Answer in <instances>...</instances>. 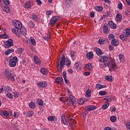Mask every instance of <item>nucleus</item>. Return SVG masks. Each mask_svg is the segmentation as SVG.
Wrapping results in <instances>:
<instances>
[{"label":"nucleus","instance_id":"30","mask_svg":"<svg viewBox=\"0 0 130 130\" xmlns=\"http://www.w3.org/2000/svg\"><path fill=\"white\" fill-rule=\"evenodd\" d=\"M30 43L31 45H33L34 46H35V45H36V42H35V39H34V38H30Z\"/></svg>","mask_w":130,"mask_h":130},{"label":"nucleus","instance_id":"6","mask_svg":"<svg viewBox=\"0 0 130 130\" xmlns=\"http://www.w3.org/2000/svg\"><path fill=\"white\" fill-rule=\"evenodd\" d=\"M17 61H18V57H17V56L13 57L9 62L10 67L11 68H15L16 64H17Z\"/></svg>","mask_w":130,"mask_h":130},{"label":"nucleus","instance_id":"27","mask_svg":"<svg viewBox=\"0 0 130 130\" xmlns=\"http://www.w3.org/2000/svg\"><path fill=\"white\" fill-rule=\"evenodd\" d=\"M11 52H14V49H9L7 51H5V54L6 55H9L10 53H11Z\"/></svg>","mask_w":130,"mask_h":130},{"label":"nucleus","instance_id":"31","mask_svg":"<svg viewBox=\"0 0 130 130\" xmlns=\"http://www.w3.org/2000/svg\"><path fill=\"white\" fill-rule=\"evenodd\" d=\"M109 107V103L107 102L105 103V104L103 106V109H107Z\"/></svg>","mask_w":130,"mask_h":130},{"label":"nucleus","instance_id":"20","mask_svg":"<svg viewBox=\"0 0 130 130\" xmlns=\"http://www.w3.org/2000/svg\"><path fill=\"white\" fill-rule=\"evenodd\" d=\"M48 120L50 121H56L57 118L55 116H50L48 117Z\"/></svg>","mask_w":130,"mask_h":130},{"label":"nucleus","instance_id":"35","mask_svg":"<svg viewBox=\"0 0 130 130\" xmlns=\"http://www.w3.org/2000/svg\"><path fill=\"white\" fill-rule=\"evenodd\" d=\"M105 79L107 81H109V82H112V76H106Z\"/></svg>","mask_w":130,"mask_h":130},{"label":"nucleus","instance_id":"10","mask_svg":"<svg viewBox=\"0 0 130 130\" xmlns=\"http://www.w3.org/2000/svg\"><path fill=\"white\" fill-rule=\"evenodd\" d=\"M103 29L104 33H105V34H108L109 32V31H110V29H109V27H108V24H107V23L104 24L103 26Z\"/></svg>","mask_w":130,"mask_h":130},{"label":"nucleus","instance_id":"60","mask_svg":"<svg viewBox=\"0 0 130 130\" xmlns=\"http://www.w3.org/2000/svg\"><path fill=\"white\" fill-rule=\"evenodd\" d=\"M118 8L119 9V10H122V4L120 3L118 4Z\"/></svg>","mask_w":130,"mask_h":130},{"label":"nucleus","instance_id":"13","mask_svg":"<svg viewBox=\"0 0 130 130\" xmlns=\"http://www.w3.org/2000/svg\"><path fill=\"white\" fill-rule=\"evenodd\" d=\"M61 121L62 123L64 124V125H68L69 124V122L67 120V119H66V117L64 116H61Z\"/></svg>","mask_w":130,"mask_h":130},{"label":"nucleus","instance_id":"52","mask_svg":"<svg viewBox=\"0 0 130 130\" xmlns=\"http://www.w3.org/2000/svg\"><path fill=\"white\" fill-rule=\"evenodd\" d=\"M17 51H18L19 53H23L24 52V50L22 48H18L17 49Z\"/></svg>","mask_w":130,"mask_h":130},{"label":"nucleus","instance_id":"55","mask_svg":"<svg viewBox=\"0 0 130 130\" xmlns=\"http://www.w3.org/2000/svg\"><path fill=\"white\" fill-rule=\"evenodd\" d=\"M3 1L6 6L10 5V1L9 0H3Z\"/></svg>","mask_w":130,"mask_h":130},{"label":"nucleus","instance_id":"39","mask_svg":"<svg viewBox=\"0 0 130 130\" xmlns=\"http://www.w3.org/2000/svg\"><path fill=\"white\" fill-rule=\"evenodd\" d=\"M31 7V3L30 2H28L25 5V8L26 9H29Z\"/></svg>","mask_w":130,"mask_h":130},{"label":"nucleus","instance_id":"5","mask_svg":"<svg viewBox=\"0 0 130 130\" xmlns=\"http://www.w3.org/2000/svg\"><path fill=\"white\" fill-rule=\"evenodd\" d=\"M66 102H67L68 105L69 106H72L74 103H76V100L73 96L72 95H70L69 98H67V99H66Z\"/></svg>","mask_w":130,"mask_h":130},{"label":"nucleus","instance_id":"23","mask_svg":"<svg viewBox=\"0 0 130 130\" xmlns=\"http://www.w3.org/2000/svg\"><path fill=\"white\" fill-rule=\"evenodd\" d=\"M91 89H88L85 94L86 97H87V98H90V97H91Z\"/></svg>","mask_w":130,"mask_h":130},{"label":"nucleus","instance_id":"14","mask_svg":"<svg viewBox=\"0 0 130 130\" xmlns=\"http://www.w3.org/2000/svg\"><path fill=\"white\" fill-rule=\"evenodd\" d=\"M1 115H4V116H6V117H9L10 116V112L7 111H1L0 112Z\"/></svg>","mask_w":130,"mask_h":130},{"label":"nucleus","instance_id":"42","mask_svg":"<svg viewBox=\"0 0 130 130\" xmlns=\"http://www.w3.org/2000/svg\"><path fill=\"white\" fill-rule=\"evenodd\" d=\"M110 120L112 122H115L116 121V117L114 116H112L110 118Z\"/></svg>","mask_w":130,"mask_h":130},{"label":"nucleus","instance_id":"21","mask_svg":"<svg viewBox=\"0 0 130 130\" xmlns=\"http://www.w3.org/2000/svg\"><path fill=\"white\" fill-rule=\"evenodd\" d=\"M85 68L87 69L89 71H92L93 70V67H92V64L89 63L85 64Z\"/></svg>","mask_w":130,"mask_h":130},{"label":"nucleus","instance_id":"44","mask_svg":"<svg viewBox=\"0 0 130 130\" xmlns=\"http://www.w3.org/2000/svg\"><path fill=\"white\" fill-rule=\"evenodd\" d=\"M95 10L97 11V12H102V11L103 10V7L99 6L95 8Z\"/></svg>","mask_w":130,"mask_h":130},{"label":"nucleus","instance_id":"45","mask_svg":"<svg viewBox=\"0 0 130 130\" xmlns=\"http://www.w3.org/2000/svg\"><path fill=\"white\" fill-rule=\"evenodd\" d=\"M28 25L30 27V28H32V29L33 28H34V27H35V24H34V23H33V21H32L29 22Z\"/></svg>","mask_w":130,"mask_h":130},{"label":"nucleus","instance_id":"17","mask_svg":"<svg viewBox=\"0 0 130 130\" xmlns=\"http://www.w3.org/2000/svg\"><path fill=\"white\" fill-rule=\"evenodd\" d=\"M13 33L15 34V35L18 37L23 36V34L21 32V30H19L18 29H17L16 31H13Z\"/></svg>","mask_w":130,"mask_h":130},{"label":"nucleus","instance_id":"29","mask_svg":"<svg viewBox=\"0 0 130 130\" xmlns=\"http://www.w3.org/2000/svg\"><path fill=\"white\" fill-rule=\"evenodd\" d=\"M96 53L99 55V56H101L102 55V51L99 48H97L96 50Z\"/></svg>","mask_w":130,"mask_h":130},{"label":"nucleus","instance_id":"36","mask_svg":"<svg viewBox=\"0 0 130 130\" xmlns=\"http://www.w3.org/2000/svg\"><path fill=\"white\" fill-rule=\"evenodd\" d=\"M119 57L120 61H121V62H123V60H124V56H123V54H120L119 55Z\"/></svg>","mask_w":130,"mask_h":130},{"label":"nucleus","instance_id":"12","mask_svg":"<svg viewBox=\"0 0 130 130\" xmlns=\"http://www.w3.org/2000/svg\"><path fill=\"white\" fill-rule=\"evenodd\" d=\"M55 82L57 84H59V85L62 84L63 83V79L61 77H58L55 79Z\"/></svg>","mask_w":130,"mask_h":130},{"label":"nucleus","instance_id":"8","mask_svg":"<svg viewBox=\"0 0 130 130\" xmlns=\"http://www.w3.org/2000/svg\"><path fill=\"white\" fill-rule=\"evenodd\" d=\"M14 45V43H13V40L9 39L5 43L4 46L5 48H10L11 46H13Z\"/></svg>","mask_w":130,"mask_h":130},{"label":"nucleus","instance_id":"16","mask_svg":"<svg viewBox=\"0 0 130 130\" xmlns=\"http://www.w3.org/2000/svg\"><path fill=\"white\" fill-rule=\"evenodd\" d=\"M111 43V45H112V46H117V45H118V44H119L118 41H117L115 39L112 40Z\"/></svg>","mask_w":130,"mask_h":130},{"label":"nucleus","instance_id":"48","mask_svg":"<svg viewBox=\"0 0 130 130\" xmlns=\"http://www.w3.org/2000/svg\"><path fill=\"white\" fill-rule=\"evenodd\" d=\"M7 96L8 98H9V99H13V94H12V93L8 92L7 94Z\"/></svg>","mask_w":130,"mask_h":130},{"label":"nucleus","instance_id":"56","mask_svg":"<svg viewBox=\"0 0 130 130\" xmlns=\"http://www.w3.org/2000/svg\"><path fill=\"white\" fill-rule=\"evenodd\" d=\"M126 127L127 128V129H128V130H130V122H127L126 123Z\"/></svg>","mask_w":130,"mask_h":130},{"label":"nucleus","instance_id":"59","mask_svg":"<svg viewBox=\"0 0 130 130\" xmlns=\"http://www.w3.org/2000/svg\"><path fill=\"white\" fill-rule=\"evenodd\" d=\"M87 114H88V111L85 110V111L82 113V116H86Z\"/></svg>","mask_w":130,"mask_h":130},{"label":"nucleus","instance_id":"54","mask_svg":"<svg viewBox=\"0 0 130 130\" xmlns=\"http://www.w3.org/2000/svg\"><path fill=\"white\" fill-rule=\"evenodd\" d=\"M80 64H79V62H76L75 64H74V68L78 70L79 69Z\"/></svg>","mask_w":130,"mask_h":130},{"label":"nucleus","instance_id":"61","mask_svg":"<svg viewBox=\"0 0 130 130\" xmlns=\"http://www.w3.org/2000/svg\"><path fill=\"white\" fill-rule=\"evenodd\" d=\"M90 17L91 18H94L95 17V13H94L93 12H91L90 14Z\"/></svg>","mask_w":130,"mask_h":130},{"label":"nucleus","instance_id":"32","mask_svg":"<svg viewBox=\"0 0 130 130\" xmlns=\"http://www.w3.org/2000/svg\"><path fill=\"white\" fill-rule=\"evenodd\" d=\"M116 17L117 20V21H118V22H120V21H121V20H122V16H121V15H120V14H117Z\"/></svg>","mask_w":130,"mask_h":130},{"label":"nucleus","instance_id":"18","mask_svg":"<svg viewBox=\"0 0 130 130\" xmlns=\"http://www.w3.org/2000/svg\"><path fill=\"white\" fill-rule=\"evenodd\" d=\"M34 61L36 64H41V61H40V59L38 58L37 56H35L34 57Z\"/></svg>","mask_w":130,"mask_h":130},{"label":"nucleus","instance_id":"38","mask_svg":"<svg viewBox=\"0 0 130 130\" xmlns=\"http://www.w3.org/2000/svg\"><path fill=\"white\" fill-rule=\"evenodd\" d=\"M125 36H126V37H130V29L129 28H126Z\"/></svg>","mask_w":130,"mask_h":130},{"label":"nucleus","instance_id":"15","mask_svg":"<svg viewBox=\"0 0 130 130\" xmlns=\"http://www.w3.org/2000/svg\"><path fill=\"white\" fill-rule=\"evenodd\" d=\"M38 87L40 88L41 89H42V88H45L47 86V83L45 82H40L38 84Z\"/></svg>","mask_w":130,"mask_h":130},{"label":"nucleus","instance_id":"25","mask_svg":"<svg viewBox=\"0 0 130 130\" xmlns=\"http://www.w3.org/2000/svg\"><path fill=\"white\" fill-rule=\"evenodd\" d=\"M3 11L4 12H6V13H7L8 14H10V13H11V11H10V8L8 7L7 5L6 6H5L3 9Z\"/></svg>","mask_w":130,"mask_h":130},{"label":"nucleus","instance_id":"33","mask_svg":"<svg viewBox=\"0 0 130 130\" xmlns=\"http://www.w3.org/2000/svg\"><path fill=\"white\" fill-rule=\"evenodd\" d=\"M41 73H42L43 75H47V70H46L45 68H42L41 69Z\"/></svg>","mask_w":130,"mask_h":130},{"label":"nucleus","instance_id":"43","mask_svg":"<svg viewBox=\"0 0 130 130\" xmlns=\"http://www.w3.org/2000/svg\"><path fill=\"white\" fill-rule=\"evenodd\" d=\"M63 3H64L65 5H70V4L72 3V0H63Z\"/></svg>","mask_w":130,"mask_h":130},{"label":"nucleus","instance_id":"9","mask_svg":"<svg viewBox=\"0 0 130 130\" xmlns=\"http://www.w3.org/2000/svg\"><path fill=\"white\" fill-rule=\"evenodd\" d=\"M68 123L72 129H74V126H75V124L77 123V122L74 119L71 118L68 119Z\"/></svg>","mask_w":130,"mask_h":130},{"label":"nucleus","instance_id":"22","mask_svg":"<svg viewBox=\"0 0 130 130\" xmlns=\"http://www.w3.org/2000/svg\"><path fill=\"white\" fill-rule=\"evenodd\" d=\"M120 39H121V40H122L123 41H127V37H126L125 35H121L119 36Z\"/></svg>","mask_w":130,"mask_h":130},{"label":"nucleus","instance_id":"37","mask_svg":"<svg viewBox=\"0 0 130 130\" xmlns=\"http://www.w3.org/2000/svg\"><path fill=\"white\" fill-rule=\"evenodd\" d=\"M32 19L33 21H35L36 22H37V21H38V18L37 17V15L35 14L32 15Z\"/></svg>","mask_w":130,"mask_h":130},{"label":"nucleus","instance_id":"47","mask_svg":"<svg viewBox=\"0 0 130 130\" xmlns=\"http://www.w3.org/2000/svg\"><path fill=\"white\" fill-rule=\"evenodd\" d=\"M30 108H32L34 109L35 108V104L34 103H30L29 105Z\"/></svg>","mask_w":130,"mask_h":130},{"label":"nucleus","instance_id":"50","mask_svg":"<svg viewBox=\"0 0 130 130\" xmlns=\"http://www.w3.org/2000/svg\"><path fill=\"white\" fill-rule=\"evenodd\" d=\"M99 43L100 44H104V43H105V40H104V39H100L99 40Z\"/></svg>","mask_w":130,"mask_h":130},{"label":"nucleus","instance_id":"51","mask_svg":"<svg viewBox=\"0 0 130 130\" xmlns=\"http://www.w3.org/2000/svg\"><path fill=\"white\" fill-rule=\"evenodd\" d=\"M109 39H110V40H113V39H114V35L113 34H110L109 36Z\"/></svg>","mask_w":130,"mask_h":130},{"label":"nucleus","instance_id":"62","mask_svg":"<svg viewBox=\"0 0 130 130\" xmlns=\"http://www.w3.org/2000/svg\"><path fill=\"white\" fill-rule=\"evenodd\" d=\"M66 99H68V98H65L63 97H60L59 98V100H60V101H67Z\"/></svg>","mask_w":130,"mask_h":130},{"label":"nucleus","instance_id":"26","mask_svg":"<svg viewBox=\"0 0 130 130\" xmlns=\"http://www.w3.org/2000/svg\"><path fill=\"white\" fill-rule=\"evenodd\" d=\"M19 30L23 34V36H25V35H26V34H27V30H26V28L25 27H23L22 28L21 27V28Z\"/></svg>","mask_w":130,"mask_h":130},{"label":"nucleus","instance_id":"4","mask_svg":"<svg viewBox=\"0 0 130 130\" xmlns=\"http://www.w3.org/2000/svg\"><path fill=\"white\" fill-rule=\"evenodd\" d=\"M5 76L8 80H11V81H15V78L12 75V71L7 69L5 70Z\"/></svg>","mask_w":130,"mask_h":130},{"label":"nucleus","instance_id":"53","mask_svg":"<svg viewBox=\"0 0 130 130\" xmlns=\"http://www.w3.org/2000/svg\"><path fill=\"white\" fill-rule=\"evenodd\" d=\"M75 53H76V51H72L70 52V55L71 57H74L75 56Z\"/></svg>","mask_w":130,"mask_h":130},{"label":"nucleus","instance_id":"11","mask_svg":"<svg viewBox=\"0 0 130 130\" xmlns=\"http://www.w3.org/2000/svg\"><path fill=\"white\" fill-rule=\"evenodd\" d=\"M108 26L110 28H112V29H116L117 27V25H116V24L112 21H110L108 22Z\"/></svg>","mask_w":130,"mask_h":130},{"label":"nucleus","instance_id":"2","mask_svg":"<svg viewBox=\"0 0 130 130\" xmlns=\"http://www.w3.org/2000/svg\"><path fill=\"white\" fill-rule=\"evenodd\" d=\"M66 56L64 55H62V57L60 59H58V63H57V68L59 72V73L61 72L62 69H63L64 68V63L66 62Z\"/></svg>","mask_w":130,"mask_h":130},{"label":"nucleus","instance_id":"34","mask_svg":"<svg viewBox=\"0 0 130 130\" xmlns=\"http://www.w3.org/2000/svg\"><path fill=\"white\" fill-rule=\"evenodd\" d=\"M37 103L39 106H43V101L40 99L37 100Z\"/></svg>","mask_w":130,"mask_h":130},{"label":"nucleus","instance_id":"46","mask_svg":"<svg viewBox=\"0 0 130 130\" xmlns=\"http://www.w3.org/2000/svg\"><path fill=\"white\" fill-rule=\"evenodd\" d=\"M99 94L101 96H104L105 95H106V91H101L99 92Z\"/></svg>","mask_w":130,"mask_h":130},{"label":"nucleus","instance_id":"63","mask_svg":"<svg viewBox=\"0 0 130 130\" xmlns=\"http://www.w3.org/2000/svg\"><path fill=\"white\" fill-rule=\"evenodd\" d=\"M101 87V84H97L96 85V88L98 90H100Z\"/></svg>","mask_w":130,"mask_h":130},{"label":"nucleus","instance_id":"57","mask_svg":"<svg viewBox=\"0 0 130 130\" xmlns=\"http://www.w3.org/2000/svg\"><path fill=\"white\" fill-rule=\"evenodd\" d=\"M89 106L91 109V111L95 110V109H96V106H95L91 105V106Z\"/></svg>","mask_w":130,"mask_h":130},{"label":"nucleus","instance_id":"41","mask_svg":"<svg viewBox=\"0 0 130 130\" xmlns=\"http://www.w3.org/2000/svg\"><path fill=\"white\" fill-rule=\"evenodd\" d=\"M0 38H4L5 39H7L9 38V36H8V35H7V34L1 35H0Z\"/></svg>","mask_w":130,"mask_h":130},{"label":"nucleus","instance_id":"1","mask_svg":"<svg viewBox=\"0 0 130 130\" xmlns=\"http://www.w3.org/2000/svg\"><path fill=\"white\" fill-rule=\"evenodd\" d=\"M99 61L100 62H103L105 67H108L109 70L110 71V68H112L113 70L116 69V64L113 58L107 57V56H102L99 59Z\"/></svg>","mask_w":130,"mask_h":130},{"label":"nucleus","instance_id":"19","mask_svg":"<svg viewBox=\"0 0 130 130\" xmlns=\"http://www.w3.org/2000/svg\"><path fill=\"white\" fill-rule=\"evenodd\" d=\"M86 56L89 59H92L93 56H94V54H93V52H89L87 53Z\"/></svg>","mask_w":130,"mask_h":130},{"label":"nucleus","instance_id":"7","mask_svg":"<svg viewBox=\"0 0 130 130\" xmlns=\"http://www.w3.org/2000/svg\"><path fill=\"white\" fill-rule=\"evenodd\" d=\"M59 19H60L59 17H53L50 20V25L51 27H53L54 26V24H55L57 22V20H59Z\"/></svg>","mask_w":130,"mask_h":130},{"label":"nucleus","instance_id":"24","mask_svg":"<svg viewBox=\"0 0 130 130\" xmlns=\"http://www.w3.org/2000/svg\"><path fill=\"white\" fill-rule=\"evenodd\" d=\"M64 64L67 67H69V66H71V60L68 58H66L65 62H64Z\"/></svg>","mask_w":130,"mask_h":130},{"label":"nucleus","instance_id":"49","mask_svg":"<svg viewBox=\"0 0 130 130\" xmlns=\"http://www.w3.org/2000/svg\"><path fill=\"white\" fill-rule=\"evenodd\" d=\"M3 91H4V92H9V91H10V88L9 87L4 86L3 87Z\"/></svg>","mask_w":130,"mask_h":130},{"label":"nucleus","instance_id":"64","mask_svg":"<svg viewBox=\"0 0 130 130\" xmlns=\"http://www.w3.org/2000/svg\"><path fill=\"white\" fill-rule=\"evenodd\" d=\"M85 110L87 111H91V109H90L89 106L85 107Z\"/></svg>","mask_w":130,"mask_h":130},{"label":"nucleus","instance_id":"58","mask_svg":"<svg viewBox=\"0 0 130 130\" xmlns=\"http://www.w3.org/2000/svg\"><path fill=\"white\" fill-rule=\"evenodd\" d=\"M36 2L37 3L38 6H41L42 5V2L40 0H36Z\"/></svg>","mask_w":130,"mask_h":130},{"label":"nucleus","instance_id":"3","mask_svg":"<svg viewBox=\"0 0 130 130\" xmlns=\"http://www.w3.org/2000/svg\"><path fill=\"white\" fill-rule=\"evenodd\" d=\"M13 23L15 28L12 29V32H16L17 30H21L22 29V23L21 22L17 20H14Z\"/></svg>","mask_w":130,"mask_h":130},{"label":"nucleus","instance_id":"40","mask_svg":"<svg viewBox=\"0 0 130 130\" xmlns=\"http://www.w3.org/2000/svg\"><path fill=\"white\" fill-rule=\"evenodd\" d=\"M78 103L80 105H83V104H84V103H85V101H84V100L80 99L78 101Z\"/></svg>","mask_w":130,"mask_h":130},{"label":"nucleus","instance_id":"28","mask_svg":"<svg viewBox=\"0 0 130 130\" xmlns=\"http://www.w3.org/2000/svg\"><path fill=\"white\" fill-rule=\"evenodd\" d=\"M104 100H106L107 102H111V101H112V99L111 98V96L109 95L104 98Z\"/></svg>","mask_w":130,"mask_h":130}]
</instances>
